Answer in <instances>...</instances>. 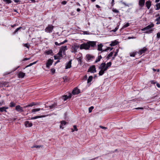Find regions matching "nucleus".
Wrapping results in <instances>:
<instances>
[{
  "label": "nucleus",
  "mask_w": 160,
  "mask_h": 160,
  "mask_svg": "<svg viewBox=\"0 0 160 160\" xmlns=\"http://www.w3.org/2000/svg\"><path fill=\"white\" fill-rule=\"evenodd\" d=\"M96 43L97 42L96 41H89L86 43L81 44L80 46V49L88 50L90 47L94 48L96 46Z\"/></svg>",
  "instance_id": "1"
},
{
  "label": "nucleus",
  "mask_w": 160,
  "mask_h": 160,
  "mask_svg": "<svg viewBox=\"0 0 160 160\" xmlns=\"http://www.w3.org/2000/svg\"><path fill=\"white\" fill-rule=\"evenodd\" d=\"M154 26V24L152 23H151L150 24L148 25L147 26L142 29V31H144L146 30H148V31L144 32L146 33H152L153 31V29H151Z\"/></svg>",
  "instance_id": "2"
},
{
  "label": "nucleus",
  "mask_w": 160,
  "mask_h": 160,
  "mask_svg": "<svg viewBox=\"0 0 160 160\" xmlns=\"http://www.w3.org/2000/svg\"><path fill=\"white\" fill-rule=\"evenodd\" d=\"M106 67L105 62L101 63L99 67V69H100L98 73L100 76L102 75L104 73V72L107 70L105 69Z\"/></svg>",
  "instance_id": "3"
},
{
  "label": "nucleus",
  "mask_w": 160,
  "mask_h": 160,
  "mask_svg": "<svg viewBox=\"0 0 160 160\" xmlns=\"http://www.w3.org/2000/svg\"><path fill=\"white\" fill-rule=\"evenodd\" d=\"M54 28V26L51 24H49L45 29V31L47 33L52 32Z\"/></svg>",
  "instance_id": "4"
},
{
  "label": "nucleus",
  "mask_w": 160,
  "mask_h": 160,
  "mask_svg": "<svg viewBox=\"0 0 160 160\" xmlns=\"http://www.w3.org/2000/svg\"><path fill=\"white\" fill-rule=\"evenodd\" d=\"M88 72L94 73L96 72V68L95 65H93L89 67L88 71Z\"/></svg>",
  "instance_id": "5"
},
{
  "label": "nucleus",
  "mask_w": 160,
  "mask_h": 160,
  "mask_svg": "<svg viewBox=\"0 0 160 160\" xmlns=\"http://www.w3.org/2000/svg\"><path fill=\"white\" fill-rule=\"evenodd\" d=\"M62 57V55L61 51H59L58 53L56 55H54V59L55 60L60 59H61Z\"/></svg>",
  "instance_id": "6"
},
{
  "label": "nucleus",
  "mask_w": 160,
  "mask_h": 160,
  "mask_svg": "<svg viewBox=\"0 0 160 160\" xmlns=\"http://www.w3.org/2000/svg\"><path fill=\"white\" fill-rule=\"evenodd\" d=\"M53 60L49 59L46 63V67L49 68L50 66L51 65L53 62Z\"/></svg>",
  "instance_id": "7"
},
{
  "label": "nucleus",
  "mask_w": 160,
  "mask_h": 160,
  "mask_svg": "<svg viewBox=\"0 0 160 160\" xmlns=\"http://www.w3.org/2000/svg\"><path fill=\"white\" fill-rule=\"evenodd\" d=\"M79 48V46L76 44L72 46V52H77V50Z\"/></svg>",
  "instance_id": "8"
},
{
  "label": "nucleus",
  "mask_w": 160,
  "mask_h": 160,
  "mask_svg": "<svg viewBox=\"0 0 160 160\" xmlns=\"http://www.w3.org/2000/svg\"><path fill=\"white\" fill-rule=\"evenodd\" d=\"M15 109L18 111L20 112H22L23 111L22 108L21 107L20 105H17L16 106Z\"/></svg>",
  "instance_id": "9"
},
{
  "label": "nucleus",
  "mask_w": 160,
  "mask_h": 160,
  "mask_svg": "<svg viewBox=\"0 0 160 160\" xmlns=\"http://www.w3.org/2000/svg\"><path fill=\"white\" fill-rule=\"evenodd\" d=\"M80 90L77 88H75L72 91V93L73 95L77 94L80 93Z\"/></svg>",
  "instance_id": "10"
},
{
  "label": "nucleus",
  "mask_w": 160,
  "mask_h": 160,
  "mask_svg": "<svg viewBox=\"0 0 160 160\" xmlns=\"http://www.w3.org/2000/svg\"><path fill=\"white\" fill-rule=\"evenodd\" d=\"M147 50V48L144 47L143 48L141 49L138 52V53L140 55H141L143 53H145Z\"/></svg>",
  "instance_id": "11"
},
{
  "label": "nucleus",
  "mask_w": 160,
  "mask_h": 160,
  "mask_svg": "<svg viewBox=\"0 0 160 160\" xmlns=\"http://www.w3.org/2000/svg\"><path fill=\"white\" fill-rule=\"evenodd\" d=\"M25 75V73L22 72H19L18 74V77L19 78H22L24 77Z\"/></svg>",
  "instance_id": "12"
},
{
  "label": "nucleus",
  "mask_w": 160,
  "mask_h": 160,
  "mask_svg": "<svg viewBox=\"0 0 160 160\" xmlns=\"http://www.w3.org/2000/svg\"><path fill=\"white\" fill-rule=\"evenodd\" d=\"M67 48L66 46H62L60 49L59 51H61V53H62V52L64 53L65 50H67Z\"/></svg>",
  "instance_id": "13"
},
{
  "label": "nucleus",
  "mask_w": 160,
  "mask_h": 160,
  "mask_svg": "<svg viewBox=\"0 0 160 160\" xmlns=\"http://www.w3.org/2000/svg\"><path fill=\"white\" fill-rule=\"evenodd\" d=\"M145 4L147 8L149 9L151 5V2L150 0L147 1L146 2Z\"/></svg>",
  "instance_id": "14"
},
{
  "label": "nucleus",
  "mask_w": 160,
  "mask_h": 160,
  "mask_svg": "<svg viewBox=\"0 0 160 160\" xmlns=\"http://www.w3.org/2000/svg\"><path fill=\"white\" fill-rule=\"evenodd\" d=\"M24 124L26 127H31L32 125V123L28 121L25 122Z\"/></svg>",
  "instance_id": "15"
},
{
  "label": "nucleus",
  "mask_w": 160,
  "mask_h": 160,
  "mask_svg": "<svg viewBox=\"0 0 160 160\" xmlns=\"http://www.w3.org/2000/svg\"><path fill=\"white\" fill-rule=\"evenodd\" d=\"M72 60L69 61L66 66L65 69L69 68L71 67Z\"/></svg>",
  "instance_id": "16"
},
{
  "label": "nucleus",
  "mask_w": 160,
  "mask_h": 160,
  "mask_svg": "<svg viewBox=\"0 0 160 160\" xmlns=\"http://www.w3.org/2000/svg\"><path fill=\"white\" fill-rule=\"evenodd\" d=\"M145 0H139V5L140 6L143 7L144 5Z\"/></svg>",
  "instance_id": "17"
},
{
  "label": "nucleus",
  "mask_w": 160,
  "mask_h": 160,
  "mask_svg": "<svg viewBox=\"0 0 160 160\" xmlns=\"http://www.w3.org/2000/svg\"><path fill=\"white\" fill-rule=\"evenodd\" d=\"M67 123L66 121H62L61 122V125L60 126V128L62 129L63 128V127H62V126L65 125Z\"/></svg>",
  "instance_id": "18"
},
{
  "label": "nucleus",
  "mask_w": 160,
  "mask_h": 160,
  "mask_svg": "<svg viewBox=\"0 0 160 160\" xmlns=\"http://www.w3.org/2000/svg\"><path fill=\"white\" fill-rule=\"evenodd\" d=\"M8 108L6 107H2L0 108V112H2L4 111L7 112V111L6 110Z\"/></svg>",
  "instance_id": "19"
},
{
  "label": "nucleus",
  "mask_w": 160,
  "mask_h": 160,
  "mask_svg": "<svg viewBox=\"0 0 160 160\" xmlns=\"http://www.w3.org/2000/svg\"><path fill=\"white\" fill-rule=\"evenodd\" d=\"M68 42V40H65L63 42H61L60 43H58L57 42H55V44L56 45L60 46L62 44H63L64 43L67 42Z\"/></svg>",
  "instance_id": "20"
},
{
  "label": "nucleus",
  "mask_w": 160,
  "mask_h": 160,
  "mask_svg": "<svg viewBox=\"0 0 160 160\" xmlns=\"http://www.w3.org/2000/svg\"><path fill=\"white\" fill-rule=\"evenodd\" d=\"M86 58L88 60H89L93 58L94 57L90 54H87L86 55Z\"/></svg>",
  "instance_id": "21"
},
{
  "label": "nucleus",
  "mask_w": 160,
  "mask_h": 160,
  "mask_svg": "<svg viewBox=\"0 0 160 160\" xmlns=\"http://www.w3.org/2000/svg\"><path fill=\"white\" fill-rule=\"evenodd\" d=\"M72 97V95L70 94L69 96H68L67 95H65L63 96V99L64 101H65L68 98H71Z\"/></svg>",
  "instance_id": "22"
},
{
  "label": "nucleus",
  "mask_w": 160,
  "mask_h": 160,
  "mask_svg": "<svg viewBox=\"0 0 160 160\" xmlns=\"http://www.w3.org/2000/svg\"><path fill=\"white\" fill-rule=\"evenodd\" d=\"M112 64V62H110L107 63V64H106V68H105V70H107L109 67H111Z\"/></svg>",
  "instance_id": "23"
},
{
  "label": "nucleus",
  "mask_w": 160,
  "mask_h": 160,
  "mask_svg": "<svg viewBox=\"0 0 160 160\" xmlns=\"http://www.w3.org/2000/svg\"><path fill=\"white\" fill-rule=\"evenodd\" d=\"M98 50L99 51H102V47L103 46V45L102 44H100L98 45Z\"/></svg>",
  "instance_id": "24"
},
{
  "label": "nucleus",
  "mask_w": 160,
  "mask_h": 160,
  "mask_svg": "<svg viewBox=\"0 0 160 160\" xmlns=\"http://www.w3.org/2000/svg\"><path fill=\"white\" fill-rule=\"evenodd\" d=\"M57 106V104L56 103L54 102V103L51 105L49 106L48 107L49 108V109H51L54 107H56Z\"/></svg>",
  "instance_id": "25"
},
{
  "label": "nucleus",
  "mask_w": 160,
  "mask_h": 160,
  "mask_svg": "<svg viewBox=\"0 0 160 160\" xmlns=\"http://www.w3.org/2000/svg\"><path fill=\"white\" fill-rule=\"evenodd\" d=\"M41 109H41L40 108L33 109L32 110V112L33 113L36 112H38L40 111Z\"/></svg>",
  "instance_id": "26"
},
{
  "label": "nucleus",
  "mask_w": 160,
  "mask_h": 160,
  "mask_svg": "<svg viewBox=\"0 0 160 160\" xmlns=\"http://www.w3.org/2000/svg\"><path fill=\"white\" fill-rule=\"evenodd\" d=\"M112 48H111L110 47H108L105 50H103L100 53H102L103 52H104V51H108L109 50L110 51H111L112 50Z\"/></svg>",
  "instance_id": "27"
},
{
  "label": "nucleus",
  "mask_w": 160,
  "mask_h": 160,
  "mask_svg": "<svg viewBox=\"0 0 160 160\" xmlns=\"http://www.w3.org/2000/svg\"><path fill=\"white\" fill-rule=\"evenodd\" d=\"M102 58V57L101 55H100V56H99L98 57V58L96 59V60H95V63H97V62H99L100 61V59Z\"/></svg>",
  "instance_id": "28"
},
{
  "label": "nucleus",
  "mask_w": 160,
  "mask_h": 160,
  "mask_svg": "<svg viewBox=\"0 0 160 160\" xmlns=\"http://www.w3.org/2000/svg\"><path fill=\"white\" fill-rule=\"evenodd\" d=\"M113 52H111L107 56V58L108 59L110 57H111L113 54Z\"/></svg>",
  "instance_id": "29"
},
{
  "label": "nucleus",
  "mask_w": 160,
  "mask_h": 160,
  "mask_svg": "<svg viewBox=\"0 0 160 160\" xmlns=\"http://www.w3.org/2000/svg\"><path fill=\"white\" fill-rule=\"evenodd\" d=\"M93 77L92 76H91L89 77L88 79V83H89L92 80Z\"/></svg>",
  "instance_id": "30"
},
{
  "label": "nucleus",
  "mask_w": 160,
  "mask_h": 160,
  "mask_svg": "<svg viewBox=\"0 0 160 160\" xmlns=\"http://www.w3.org/2000/svg\"><path fill=\"white\" fill-rule=\"evenodd\" d=\"M78 130V129L77 128V126L76 125L73 126V128L72 129V132H73L75 131H77Z\"/></svg>",
  "instance_id": "31"
},
{
  "label": "nucleus",
  "mask_w": 160,
  "mask_h": 160,
  "mask_svg": "<svg viewBox=\"0 0 160 160\" xmlns=\"http://www.w3.org/2000/svg\"><path fill=\"white\" fill-rule=\"evenodd\" d=\"M156 10H158L159 9H160V3H157L156 5Z\"/></svg>",
  "instance_id": "32"
},
{
  "label": "nucleus",
  "mask_w": 160,
  "mask_h": 160,
  "mask_svg": "<svg viewBox=\"0 0 160 160\" xmlns=\"http://www.w3.org/2000/svg\"><path fill=\"white\" fill-rule=\"evenodd\" d=\"M3 1L6 3L9 4L12 2V1L11 0H3Z\"/></svg>",
  "instance_id": "33"
},
{
  "label": "nucleus",
  "mask_w": 160,
  "mask_h": 160,
  "mask_svg": "<svg viewBox=\"0 0 160 160\" xmlns=\"http://www.w3.org/2000/svg\"><path fill=\"white\" fill-rule=\"evenodd\" d=\"M46 53L47 55H49L52 53V50H50L46 52Z\"/></svg>",
  "instance_id": "34"
},
{
  "label": "nucleus",
  "mask_w": 160,
  "mask_h": 160,
  "mask_svg": "<svg viewBox=\"0 0 160 160\" xmlns=\"http://www.w3.org/2000/svg\"><path fill=\"white\" fill-rule=\"evenodd\" d=\"M36 105V104H35L34 102H32V103H31L30 104L27 105V106H28V107H32L33 106Z\"/></svg>",
  "instance_id": "35"
},
{
  "label": "nucleus",
  "mask_w": 160,
  "mask_h": 160,
  "mask_svg": "<svg viewBox=\"0 0 160 160\" xmlns=\"http://www.w3.org/2000/svg\"><path fill=\"white\" fill-rule=\"evenodd\" d=\"M117 43L116 42H112L111 44H110V45L111 46H114L117 44Z\"/></svg>",
  "instance_id": "36"
},
{
  "label": "nucleus",
  "mask_w": 160,
  "mask_h": 160,
  "mask_svg": "<svg viewBox=\"0 0 160 160\" xmlns=\"http://www.w3.org/2000/svg\"><path fill=\"white\" fill-rule=\"evenodd\" d=\"M15 104L12 102H11L10 105V106L11 107H14L15 106Z\"/></svg>",
  "instance_id": "37"
},
{
  "label": "nucleus",
  "mask_w": 160,
  "mask_h": 160,
  "mask_svg": "<svg viewBox=\"0 0 160 160\" xmlns=\"http://www.w3.org/2000/svg\"><path fill=\"white\" fill-rule=\"evenodd\" d=\"M93 108H94L93 107V106H91V107L89 108V113L91 112H92V110L93 109Z\"/></svg>",
  "instance_id": "38"
},
{
  "label": "nucleus",
  "mask_w": 160,
  "mask_h": 160,
  "mask_svg": "<svg viewBox=\"0 0 160 160\" xmlns=\"http://www.w3.org/2000/svg\"><path fill=\"white\" fill-rule=\"evenodd\" d=\"M130 25L129 24V23H127L126 24H125L123 26V28H126V27H128V26H129Z\"/></svg>",
  "instance_id": "39"
},
{
  "label": "nucleus",
  "mask_w": 160,
  "mask_h": 160,
  "mask_svg": "<svg viewBox=\"0 0 160 160\" xmlns=\"http://www.w3.org/2000/svg\"><path fill=\"white\" fill-rule=\"evenodd\" d=\"M22 28V27H19V28H17L16 30H15V31H14V32L15 33H16V32H17L19 30H20V28Z\"/></svg>",
  "instance_id": "40"
},
{
  "label": "nucleus",
  "mask_w": 160,
  "mask_h": 160,
  "mask_svg": "<svg viewBox=\"0 0 160 160\" xmlns=\"http://www.w3.org/2000/svg\"><path fill=\"white\" fill-rule=\"evenodd\" d=\"M157 38H160V32H158L157 34Z\"/></svg>",
  "instance_id": "41"
},
{
  "label": "nucleus",
  "mask_w": 160,
  "mask_h": 160,
  "mask_svg": "<svg viewBox=\"0 0 160 160\" xmlns=\"http://www.w3.org/2000/svg\"><path fill=\"white\" fill-rule=\"evenodd\" d=\"M24 46L27 47V48H29V45H28V43L25 44L24 45Z\"/></svg>",
  "instance_id": "42"
},
{
  "label": "nucleus",
  "mask_w": 160,
  "mask_h": 160,
  "mask_svg": "<svg viewBox=\"0 0 160 160\" xmlns=\"http://www.w3.org/2000/svg\"><path fill=\"white\" fill-rule=\"evenodd\" d=\"M51 71L53 73H54L55 72V69L54 68H52L51 69Z\"/></svg>",
  "instance_id": "43"
},
{
  "label": "nucleus",
  "mask_w": 160,
  "mask_h": 160,
  "mask_svg": "<svg viewBox=\"0 0 160 160\" xmlns=\"http://www.w3.org/2000/svg\"><path fill=\"white\" fill-rule=\"evenodd\" d=\"M118 49H117V51L115 52V54L114 55V57H116V56H117V54H118Z\"/></svg>",
  "instance_id": "44"
},
{
  "label": "nucleus",
  "mask_w": 160,
  "mask_h": 160,
  "mask_svg": "<svg viewBox=\"0 0 160 160\" xmlns=\"http://www.w3.org/2000/svg\"><path fill=\"white\" fill-rule=\"evenodd\" d=\"M136 37H129L128 38V39H134Z\"/></svg>",
  "instance_id": "45"
},
{
  "label": "nucleus",
  "mask_w": 160,
  "mask_h": 160,
  "mask_svg": "<svg viewBox=\"0 0 160 160\" xmlns=\"http://www.w3.org/2000/svg\"><path fill=\"white\" fill-rule=\"evenodd\" d=\"M150 82L152 84H155V83H156L157 82H155L154 81V80H151L150 81Z\"/></svg>",
  "instance_id": "46"
},
{
  "label": "nucleus",
  "mask_w": 160,
  "mask_h": 160,
  "mask_svg": "<svg viewBox=\"0 0 160 160\" xmlns=\"http://www.w3.org/2000/svg\"><path fill=\"white\" fill-rule=\"evenodd\" d=\"M118 28H117V27H116V28H115V29H113V30H112V31H113V32H116V31L117 30H118Z\"/></svg>",
  "instance_id": "47"
},
{
  "label": "nucleus",
  "mask_w": 160,
  "mask_h": 160,
  "mask_svg": "<svg viewBox=\"0 0 160 160\" xmlns=\"http://www.w3.org/2000/svg\"><path fill=\"white\" fill-rule=\"evenodd\" d=\"M100 127L102 129H106L107 128L106 127H103V126H100Z\"/></svg>",
  "instance_id": "48"
},
{
  "label": "nucleus",
  "mask_w": 160,
  "mask_h": 160,
  "mask_svg": "<svg viewBox=\"0 0 160 160\" xmlns=\"http://www.w3.org/2000/svg\"><path fill=\"white\" fill-rule=\"evenodd\" d=\"M32 65H33L32 63H30L25 68H27L28 67H29L31 66H32Z\"/></svg>",
  "instance_id": "49"
},
{
  "label": "nucleus",
  "mask_w": 160,
  "mask_h": 160,
  "mask_svg": "<svg viewBox=\"0 0 160 160\" xmlns=\"http://www.w3.org/2000/svg\"><path fill=\"white\" fill-rule=\"evenodd\" d=\"M30 58H25L23 59V61H26L30 60Z\"/></svg>",
  "instance_id": "50"
},
{
  "label": "nucleus",
  "mask_w": 160,
  "mask_h": 160,
  "mask_svg": "<svg viewBox=\"0 0 160 160\" xmlns=\"http://www.w3.org/2000/svg\"><path fill=\"white\" fill-rule=\"evenodd\" d=\"M113 11L114 12L116 13H118L119 12V11L116 9L113 10Z\"/></svg>",
  "instance_id": "51"
},
{
  "label": "nucleus",
  "mask_w": 160,
  "mask_h": 160,
  "mask_svg": "<svg viewBox=\"0 0 160 160\" xmlns=\"http://www.w3.org/2000/svg\"><path fill=\"white\" fill-rule=\"evenodd\" d=\"M67 3V2L65 1H63L62 2V4L63 5H65Z\"/></svg>",
  "instance_id": "52"
},
{
  "label": "nucleus",
  "mask_w": 160,
  "mask_h": 160,
  "mask_svg": "<svg viewBox=\"0 0 160 160\" xmlns=\"http://www.w3.org/2000/svg\"><path fill=\"white\" fill-rule=\"evenodd\" d=\"M13 1L15 2L16 3L19 2H20V0H13Z\"/></svg>",
  "instance_id": "53"
},
{
  "label": "nucleus",
  "mask_w": 160,
  "mask_h": 160,
  "mask_svg": "<svg viewBox=\"0 0 160 160\" xmlns=\"http://www.w3.org/2000/svg\"><path fill=\"white\" fill-rule=\"evenodd\" d=\"M42 147V146L41 145H35V148H39Z\"/></svg>",
  "instance_id": "54"
},
{
  "label": "nucleus",
  "mask_w": 160,
  "mask_h": 160,
  "mask_svg": "<svg viewBox=\"0 0 160 160\" xmlns=\"http://www.w3.org/2000/svg\"><path fill=\"white\" fill-rule=\"evenodd\" d=\"M160 20V17H158L156 20L155 21H159Z\"/></svg>",
  "instance_id": "55"
},
{
  "label": "nucleus",
  "mask_w": 160,
  "mask_h": 160,
  "mask_svg": "<svg viewBox=\"0 0 160 160\" xmlns=\"http://www.w3.org/2000/svg\"><path fill=\"white\" fill-rule=\"evenodd\" d=\"M37 119V118L35 116V117H32L29 119L32 120V119Z\"/></svg>",
  "instance_id": "56"
},
{
  "label": "nucleus",
  "mask_w": 160,
  "mask_h": 160,
  "mask_svg": "<svg viewBox=\"0 0 160 160\" xmlns=\"http://www.w3.org/2000/svg\"><path fill=\"white\" fill-rule=\"evenodd\" d=\"M156 85L158 87L160 88V84L158 83H156Z\"/></svg>",
  "instance_id": "57"
},
{
  "label": "nucleus",
  "mask_w": 160,
  "mask_h": 160,
  "mask_svg": "<svg viewBox=\"0 0 160 160\" xmlns=\"http://www.w3.org/2000/svg\"><path fill=\"white\" fill-rule=\"evenodd\" d=\"M36 117L37 118H41L43 117V116H37Z\"/></svg>",
  "instance_id": "58"
},
{
  "label": "nucleus",
  "mask_w": 160,
  "mask_h": 160,
  "mask_svg": "<svg viewBox=\"0 0 160 160\" xmlns=\"http://www.w3.org/2000/svg\"><path fill=\"white\" fill-rule=\"evenodd\" d=\"M122 4H124V5H125V6H128V4H127L126 3H125V2H123V3H122Z\"/></svg>",
  "instance_id": "59"
},
{
  "label": "nucleus",
  "mask_w": 160,
  "mask_h": 160,
  "mask_svg": "<svg viewBox=\"0 0 160 160\" xmlns=\"http://www.w3.org/2000/svg\"><path fill=\"white\" fill-rule=\"evenodd\" d=\"M135 56V54L134 53H132V54H130V56L131 57H134Z\"/></svg>",
  "instance_id": "60"
},
{
  "label": "nucleus",
  "mask_w": 160,
  "mask_h": 160,
  "mask_svg": "<svg viewBox=\"0 0 160 160\" xmlns=\"http://www.w3.org/2000/svg\"><path fill=\"white\" fill-rule=\"evenodd\" d=\"M96 7L97 8H100V6L99 5H96Z\"/></svg>",
  "instance_id": "61"
},
{
  "label": "nucleus",
  "mask_w": 160,
  "mask_h": 160,
  "mask_svg": "<svg viewBox=\"0 0 160 160\" xmlns=\"http://www.w3.org/2000/svg\"><path fill=\"white\" fill-rule=\"evenodd\" d=\"M157 24H160V21H157V22L156 23Z\"/></svg>",
  "instance_id": "62"
},
{
  "label": "nucleus",
  "mask_w": 160,
  "mask_h": 160,
  "mask_svg": "<svg viewBox=\"0 0 160 160\" xmlns=\"http://www.w3.org/2000/svg\"><path fill=\"white\" fill-rule=\"evenodd\" d=\"M81 10L80 9V8H78L77 9V12H79Z\"/></svg>",
  "instance_id": "63"
},
{
  "label": "nucleus",
  "mask_w": 160,
  "mask_h": 160,
  "mask_svg": "<svg viewBox=\"0 0 160 160\" xmlns=\"http://www.w3.org/2000/svg\"><path fill=\"white\" fill-rule=\"evenodd\" d=\"M59 62H60L59 60H58L55 63V65L57 63Z\"/></svg>",
  "instance_id": "64"
}]
</instances>
